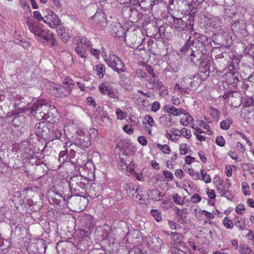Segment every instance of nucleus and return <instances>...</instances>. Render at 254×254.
<instances>
[{
    "mask_svg": "<svg viewBox=\"0 0 254 254\" xmlns=\"http://www.w3.org/2000/svg\"><path fill=\"white\" fill-rule=\"evenodd\" d=\"M86 178H82L80 176H74L70 179L69 186L71 193L76 196H79L85 198L87 196L95 197L98 194L95 191V188L90 186L87 182Z\"/></svg>",
    "mask_w": 254,
    "mask_h": 254,
    "instance_id": "f257e3e1",
    "label": "nucleus"
},
{
    "mask_svg": "<svg viewBox=\"0 0 254 254\" xmlns=\"http://www.w3.org/2000/svg\"><path fill=\"white\" fill-rule=\"evenodd\" d=\"M26 24L30 31L38 41L46 44L50 47L55 46V39L54 35L42 24L30 20L27 21Z\"/></svg>",
    "mask_w": 254,
    "mask_h": 254,
    "instance_id": "f03ea898",
    "label": "nucleus"
},
{
    "mask_svg": "<svg viewBox=\"0 0 254 254\" xmlns=\"http://www.w3.org/2000/svg\"><path fill=\"white\" fill-rule=\"evenodd\" d=\"M126 44L130 47L131 48H135V54L140 56L141 58H143V56L146 54V51L144 47L140 44L142 42V39L139 37L134 33H129L127 35L126 34L124 37Z\"/></svg>",
    "mask_w": 254,
    "mask_h": 254,
    "instance_id": "7ed1b4c3",
    "label": "nucleus"
},
{
    "mask_svg": "<svg viewBox=\"0 0 254 254\" xmlns=\"http://www.w3.org/2000/svg\"><path fill=\"white\" fill-rule=\"evenodd\" d=\"M107 64L120 74L126 71V68L122 60L115 55L111 54L105 60Z\"/></svg>",
    "mask_w": 254,
    "mask_h": 254,
    "instance_id": "20e7f679",
    "label": "nucleus"
},
{
    "mask_svg": "<svg viewBox=\"0 0 254 254\" xmlns=\"http://www.w3.org/2000/svg\"><path fill=\"white\" fill-rule=\"evenodd\" d=\"M173 21L171 22L172 28L176 31L181 32L184 31L189 29L190 32L193 31V24L190 21L189 24L181 18H177L172 16Z\"/></svg>",
    "mask_w": 254,
    "mask_h": 254,
    "instance_id": "39448f33",
    "label": "nucleus"
},
{
    "mask_svg": "<svg viewBox=\"0 0 254 254\" xmlns=\"http://www.w3.org/2000/svg\"><path fill=\"white\" fill-rule=\"evenodd\" d=\"M43 21L51 28H55L61 23V20L57 15L49 9H46L43 13Z\"/></svg>",
    "mask_w": 254,
    "mask_h": 254,
    "instance_id": "423d86ee",
    "label": "nucleus"
},
{
    "mask_svg": "<svg viewBox=\"0 0 254 254\" xmlns=\"http://www.w3.org/2000/svg\"><path fill=\"white\" fill-rule=\"evenodd\" d=\"M210 62L203 60L199 65V70L193 76V79H199L200 81L205 80L210 74Z\"/></svg>",
    "mask_w": 254,
    "mask_h": 254,
    "instance_id": "0eeeda50",
    "label": "nucleus"
},
{
    "mask_svg": "<svg viewBox=\"0 0 254 254\" xmlns=\"http://www.w3.org/2000/svg\"><path fill=\"white\" fill-rule=\"evenodd\" d=\"M232 32L236 37L243 39L248 35V32L244 23L236 22L231 24Z\"/></svg>",
    "mask_w": 254,
    "mask_h": 254,
    "instance_id": "6e6552de",
    "label": "nucleus"
},
{
    "mask_svg": "<svg viewBox=\"0 0 254 254\" xmlns=\"http://www.w3.org/2000/svg\"><path fill=\"white\" fill-rule=\"evenodd\" d=\"M214 184L218 192L229 199L232 197V195L229 190L224 185L223 181L220 177H215L214 179Z\"/></svg>",
    "mask_w": 254,
    "mask_h": 254,
    "instance_id": "1a4fd4ad",
    "label": "nucleus"
},
{
    "mask_svg": "<svg viewBox=\"0 0 254 254\" xmlns=\"http://www.w3.org/2000/svg\"><path fill=\"white\" fill-rule=\"evenodd\" d=\"M223 98L225 100H228L231 105L235 107L239 106L241 102V94L238 92L226 93Z\"/></svg>",
    "mask_w": 254,
    "mask_h": 254,
    "instance_id": "9d476101",
    "label": "nucleus"
},
{
    "mask_svg": "<svg viewBox=\"0 0 254 254\" xmlns=\"http://www.w3.org/2000/svg\"><path fill=\"white\" fill-rule=\"evenodd\" d=\"M148 244L150 248L155 252H159L161 249L162 241L158 237L152 236L150 237Z\"/></svg>",
    "mask_w": 254,
    "mask_h": 254,
    "instance_id": "9b49d317",
    "label": "nucleus"
},
{
    "mask_svg": "<svg viewBox=\"0 0 254 254\" xmlns=\"http://www.w3.org/2000/svg\"><path fill=\"white\" fill-rule=\"evenodd\" d=\"M183 115L180 119V123L184 127L190 125L191 127L192 124H194L193 117L186 110L184 109L182 112Z\"/></svg>",
    "mask_w": 254,
    "mask_h": 254,
    "instance_id": "f8f14e48",
    "label": "nucleus"
},
{
    "mask_svg": "<svg viewBox=\"0 0 254 254\" xmlns=\"http://www.w3.org/2000/svg\"><path fill=\"white\" fill-rule=\"evenodd\" d=\"M163 110L165 113L172 116H180L184 109L177 108L173 105L166 104L164 106Z\"/></svg>",
    "mask_w": 254,
    "mask_h": 254,
    "instance_id": "ddd939ff",
    "label": "nucleus"
},
{
    "mask_svg": "<svg viewBox=\"0 0 254 254\" xmlns=\"http://www.w3.org/2000/svg\"><path fill=\"white\" fill-rule=\"evenodd\" d=\"M159 123L162 126L169 128L173 125L174 122L172 116L167 113L159 118Z\"/></svg>",
    "mask_w": 254,
    "mask_h": 254,
    "instance_id": "4468645a",
    "label": "nucleus"
},
{
    "mask_svg": "<svg viewBox=\"0 0 254 254\" xmlns=\"http://www.w3.org/2000/svg\"><path fill=\"white\" fill-rule=\"evenodd\" d=\"M112 31L115 36L119 38H124L126 35L125 29L122 27L121 23L115 22L113 25Z\"/></svg>",
    "mask_w": 254,
    "mask_h": 254,
    "instance_id": "2eb2a0df",
    "label": "nucleus"
},
{
    "mask_svg": "<svg viewBox=\"0 0 254 254\" xmlns=\"http://www.w3.org/2000/svg\"><path fill=\"white\" fill-rule=\"evenodd\" d=\"M224 78L228 84L235 86L239 81V79L235 72H227L224 75Z\"/></svg>",
    "mask_w": 254,
    "mask_h": 254,
    "instance_id": "dca6fc26",
    "label": "nucleus"
},
{
    "mask_svg": "<svg viewBox=\"0 0 254 254\" xmlns=\"http://www.w3.org/2000/svg\"><path fill=\"white\" fill-rule=\"evenodd\" d=\"M171 235L172 237L170 243L172 246L176 248L179 246H183V238L181 234L176 232H171Z\"/></svg>",
    "mask_w": 254,
    "mask_h": 254,
    "instance_id": "f3484780",
    "label": "nucleus"
},
{
    "mask_svg": "<svg viewBox=\"0 0 254 254\" xmlns=\"http://www.w3.org/2000/svg\"><path fill=\"white\" fill-rule=\"evenodd\" d=\"M144 129L148 132V134L151 135L152 133V127L154 126L155 122L153 118L149 115H146L144 117Z\"/></svg>",
    "mask_w": 254,
    "mask_h": 254,
    "instance_id": "a211bd4d",
    "label": "nucleus"
},
{
    "mask_svg": "<svg viewBox=\"0 0 254 254\" xmlns=\"http://www.w3.org/2000/svg\"><path fill=\"white\" fill-rule=\"evenodd\" d=\"M53 92L55 96L57 97L62 98L69 95V92L65 89L64 86L55 85V86H53Z\"/></svg>",
    "mask_w": 254,
    "mask_h": 254,
    "instance_id": "6ab92c4d",
    "label": "nucleus"
},
{
    "mask_svg": "<svg viewBox=\"0 0 254 254\" xmlns=\"http://www.w3.org/2000/svg\"><path fill=\"white\" fill-rule=\"evenodd\" d=\"M176 217L181 223H187L189 220L188 217V211L187 208L177 209Z\"/></svg>",
    "mask_w": 254,
    "mask_h": 254,
    "instance_id": "aec40b11",
    "label": "nucleus"
},
{
    "mask_svg": "<svg viewBox=\"0 0 254 254\" xmlns=\"http://www.w3.org/2000/svg\"><path fill=\"white\" fill-rule=\"evenodd\" d=\"M161 192L158 189L149 190L147 193L148 197L152 200L158 201L161 199Z\"/></svg>",
    "mask_w": 254,
    "mask_h": 254,
    "instance_id": "412c9836",
    "label": "nucleus"
},
{
    "mask_svg": "<svg viewBox=\"0 0 254 254\" xmlns=\"http://www.w3.org/2000/svg\"><path fill=\"white\" fill-rule=\"evenodd\" d=\"M156 4V0H142L140 3V6L145 10L152 9Z\"/></svg>",
    "mask_w": 254,
    "mask_h": 254,
    "instance_id": "4be33fe9",
    "label": "nucleus"
},
{
    "mask_svg": "<svg viewBox=\"0 0 254 254\" xmlns=\"http://www.w3.org/2000/svg\"><path fill=\"white\" fill-rule=\"evenodd\" d=\"M39 106L37 108L36 112H39L40 114H43L42 118H44V116L48 113V110L47 108H50L52 106L45 104H38Z\"/></svg>",
    "mask_w": 254,
    "mask_h": 254,
    "instance_id": "5701e85b",
    "label": "nucleus"
},
{
    "mask_svg": "<svg viewBox=\"0 0 254 254\" xmlns=\"http://www.w3.org/2000/svg\"><path fill=\"white\" fill-rule=\"evenodd\" d=\"M77 39L78 40L77 44H79V46L86 47L87 49L91 47V43L86 37L78 36Z\"/></svg>",
    "mask_w": 254,
    "mask_h": 254,
    "instance_id": "b1692460",
    "label": "nucleus"
},
{
    "mask_svg": "<svg viewBox=\"0 0 254 254\" xmlns=\"http://www.w3.org/2000/svg\"><path fill=\"white\" fill-rule=\"evenodd\" d=\"M63 83L65 85V89L69 92V94H70L74 86L72 80L69 78H65L63 81Z\"/></svg>",
    "mask_w": 254,
    "mask_h": 254,
    "instance_id": "393cba45",
    "label": "nucleus"
},
{
    "mask_svg": "<svg viewBox=\"0 0 254 254\" xmlns=\"http://www.w3.org/2000/svg\"><path fill=\"white\" fill-rule=\"evenodd\" d=\"M111 88V86L109 83L103 82L99 85L98 88L102 94L106 95Z\"/></svg>",
    "mask_w": 254,
    "mask_h": 254,
    "instance_id": "a878e982",
    "label": "nucleus"
},
{
    "mask_svg": "<svg viewBox=\"0 0 254 254\" xmlns=\"http://www.w3.org/2000/svg\"><path fill=\"white\" fill-rule=\"evenodd\" d=\"M77 46L75 48L76 53L82 58H86L87 56L86 50H88L87 48L79 46V44H77Z\"/></svg>",
    "mask_w": 254,
    "mask_h": 254,
    "instance_id": "bb28decb",
    "label": "nucleus"
},
{
    "mask_svg": "<svg viewBox=\"0 0 254 254\" xmlns=\"http://www.w3.org/2000/svg\"><path fill=\"white\" fill-rule=\"evenodd\" d=\"M199 126L200 127H202L204 129H205V134H207L209 135H211L212 134V131L210 128V127L209 125L203 121V120H201L199 123Z\"/></svg>",
    "mask_w": 254,
    "mask_h": 254,
    "instance_id": "cd10ccee",
    "label": "nucleus"
},
{
    "mask_svg": "<svg viewBox=\"0 0 254 254\" xmlns=\"http://www.w3.org/2000/svg\"><path fill=\"white\" fill-rule=\"evenodd\" d=\"M97 75L100 78H103L105 72V66L102 64H98L96 66Z\"/></svg>",
    "mask_w": 254,
    "mask_h": 254,
    "instance_id": "c85d7f7f",
    "label": "nucleus"
},
{
    "mask_svg": "<svg viewBox=\"0 0 254 254\" xmlns=\"http://www.w3.org/2000/svg\"><path fill=\"white\" fill-rule=\"evenodd\" d=\"M179 134H181V136H183L187 139H190L192 136L191 130L185 127H183L180 129Z\"/></svg>",
    "mask_w": 254,
    "mask_h": 254,
    "instance_id": "c756f323",
    "label": "nucleus"
},
{
    "mask_svg": "<svg viewBox=\"0 0 254 254\" xmlns=\"http://www.w3.org/2000/svg\"><path fill=\"white\" fill-rule=\"evenodd\" d=\"M235 222V226L240 230H243L246 228L245 221L242 218H236Z\"/></svg>",
    "mask_w": 254,
    "mask_h": 254,
    "instance_id": "7c9ffc66",
    "label": "nucleus"
},
{
    "mask_svg": "<svg viewBox=\"0 0 254 254\" xmlns=\"http://www.w3.org/2000/svg\"><path fill=\"white\" fill-rule=\"evenodd\" d=\"M150 214L156 221L160 222L162 221V218L160 210L152 209L150 211Z\"/></svg>",
    "mask_w": 254,
    "mask_h": 254,
    "instance_id": "2f4dec72",
    "label": "nucleus"
},
{
    "mask_svg": "<svg viewBox=\"0 0 254 254\" xmlns=\"http://www.w3.org/2000/svg\"><path fill=\"white\" fill-rule=\"evenodd\" d=\"M200 180L203 181L205 183L208 184L211 182V179L210 175H208L203 169H201L200 171Z\"/></svg>",
    "mask_w": 254,
    "mask_h": 254,
    "instance_id": "473e14b6",
    "label": "nucleus"
},
{
    "mask_svg": "<svg viewBox=\"0 0 254 254\" xmlns=\"http://www.w3.org/2000/svg\"><path fill=\"white\" fill-rule=\"evenodd\" d=\"M232 123V122L230 119H227L223 120L220 123V128L223 130H227L230 128Z\"/></svg>",
    "mask_w": 254,
    "mask_h": 254,
    "instance_id": "72a5a7b5",
    "label": "nucleus"
},
{
    "mask_svg": "<svg viewBox=\"0 0 254 254\" xmlns=\"http://www.w3.org/2000/svg\"><path fill=\"white\" fill-rule=\"evenodd\" d=\"M233 134L237 139H238L239 136H240L242 138L245 140L249 146H251L252 145V143L251 141L243 132H240L239 131H235Z\"/></svg>",
    "mask_w": 254,
    "mask_h": 254,
    "instance_id": "f704fd0d",
    "label": "nucleus"
},
{
    "mask_svg": "<svg viewBox=\"0 0 254 254\" xmlns=\"http://www.w3.org/2000/svg\"><path fill=\"white\" fill-rule=\"evenodd\" d=\"M157 146L163 153L169 154L171 152L170 146L167 144L162 145L160 143H158Z\"/></svg>",
    "mask_w": 254,
    "mask_h": 254,
    "instance_id": "c9c22d12",
    "label": "nucleus"
},
{
    "mask_svg": "<svg viewBox=\"0 0 254 254\" xmlns=\"http://www.w3.org/2000/svg\"><path fill=\"white\" fill-rule=\"evenodd\" d=\"M242 191L244 194L246 196L250 195L251 191L250 187L247 182H244L241 183Z\"/></svg>",
    "mask_w": 254,
    "mask_h": 254,
    "instance_id": "e433bc0d",
    "label": "nucleus"
},
{
    "mask_svg": "<svg viewBox=\"0 0 254 254\" xmlns=\"http://www.w3.org/2000/svg\"><path fill=\"white\" fill-rule=\"evenodd\" d=\"M206 192L209 199L213 200L215 198V192L213 190L210 189H207ZM210 204L212 205H213L214 204V202L213 201V200L210 201Z\"/></svg>",
    "mask_w": 254,
    "mask_h": 254,
    "instance_id": "4c0bfd02",
    "label": "nucleus"
},
{
    "mask_svg": "<svg viewBox=\"0 0 254 254\" xmlns=\"http://www.w3.org/2000/svg\"><path fill=\"white\" fill-rule=\"evenodd\" d=\"M189 146L186 143H181L179 146L180 153L181 155H186L188 153Z\"/></svg>",
    "mask_w": 254,
    "mask_h": 254,
    "instance_id": "58836bf2",
    "label": "nucleus"
},
{
    "mask_svg": "<svg viewBox=\"0 0 254 254\" xmlns=\"http://www.w3.org/2000/svg\"><path fill=\"white\" fill-rule=\"evenodd\" d=\"M240 251L242 254H254L248 247L245 245L240 246Z\"/></svg>",
    "mask_w": 254,
    "mask_h": 254,
    "instance_id": "ea45409f",
    "label": "nucleus"
},
{
    "mask_svg": "<svg viewBox=\"0 0 254 254\" xmlns=\"http://www.w3.org/2000/svg\"><path fill=\"white\" fill-rule=\"evenodd\" d=\"M107 94L108 96L113 99H118L119 93L117 89L111 88Z\"/></svg>",
    "mask_w": 254,
    "mask_h": 254,
    "instance_id": "a19ab883",
    "label": "nucleus"
},
{
    "mask_svg": "<svg viewBox=\"0 0 254 254\" xmlns=\"http://www.w3.org/2000/svg\"><path fill=\"white\" fill-rule=\"evenodd\" d=\"M223 224L224 225V226L227 229H232L234 226L233 222L229 218H228L227 217L224 218L223 221Z\"/></svg>",
    "mask_w": 254,
    "mask_h": 254,
    "instance_id": "79ce46f5",
    "label": "nucleus"
},
{
    "mask_svg": "<svg viewBox=\"0 0 254 254\" xmlns=\"http://www.w3.org/2000/svg\"><path fill=\"white\" fill-rule=\"evenodd\" d=\"M163 174L165 179L168 182H170L173 180L174 177L173 173L169 170H164L163 172Z\"/></svg>",
    "mask_w": 254,
    "mask_h": 254,
    "instance_id": "37998d69",
    "label": "nucleus"
},
{
    "mask_svg": "<svg viewBox=\"0 0 254 254\" xmlns=\"http://www.w3.org/2000/svg\"><path fill=\"white\" fill-rule=\"evenodd\" d=\"M173 199L176 204L178 205H182L183 204V200L181 196L178 193L175 194L173 195Z\"/></svg>",
    "mask_w": 254,
    "mask_h": 254,
    "instance_id": "c03bdc74",
    "label": "nucleus"
},
{
    "mask_svg": "<svg viewBox=\"0 0 254 254\" xmlns=\"http://www.w3.org/2000/svg\"><path fill=\"white\" fill-rule=\"evenodd\" d=\"M193 130V134L195 135L196 134H200L201 133H205V131L202 130L197 125L194 124H192L191 127Z\"/></svg>",
    "mask_w": 254,
    "mask_h": 254,
    "instance_id": "a18cd8bd",
    "label": "nucleus"
},
{
    "mask_svg": "<svg viewBox=\"0 0 254 254\" xmlns=\"http://www.w3.org/2000/svg\"><path fill=\"white\" fill-rule=\"evenodd\" d=\"M210 115L213 119L218 120L219 117V111L213 107L210 108Z\"/></svg>",
    "mask_w": 254,
    "mask_h": 254,
    "instance_id": "49530a36",
    "label": "nucleus"
},
{
    "mask_svg": "<svg viewBox=\"0 0 254 254\" xmlns=\"http://www.w3.org/2000/svg\"><path fill=\"white\" fill-rule=\"evenodd\" d=\"M58 35L64 42H67L69 39V35L68 33L65 32H63L62 31L58 32Z\"/></svg>",
    "mask_w": 254,
    "mask_h": 254,
    "instance_id": "de8ad7c7",
    "label": "nucleus"
},
{
    "mask_svg": "<svg viewBox=\"0 0 254 254\" xmlns=\"http://www.w3.org/2000/svg\"><path fill=\"white\" fill-rule=\"evenodd\" d=\"M233 168H236L234 165H227L225 167V174L226 175L230 177L232 176L233 174Z\"/></svg>",
    "mask_w": 254,
    "mask_h": 254,
    "instance_id": "09e8293b",
    "label": "nucleus"
},
{
    "mask_svg": "<svg viewBox=\"0 0 254 254\" xmlns=\"http://www.w3.org/2000/svg\"><path fill=\"white\" fill-rule=\"evenodd\" d=\"M134 194H136V200L138 202L139 204H146V200L145 198L142 197L141 195L139 194L137 192V190L134 192Z\"/></svg>",
    "mask_w": 254,
    "mask_h": 254,
    "instance_id": "8fccbe9b",
    "label": "nucleus"
},
{
    "mask_svg": "<svg viewBox=\"0 0 254 254\" xmlns=\"http://www.w3.org/2000/svg\"><path fill=\"white\" fill-rule=\"evenodd\" d=\"M228 155L233 160L237 161V162H240L241 161V159H240L237 153L235 151H230L229 152H228Z\"/></svg>",
    "mask_w": 254,
    "mask_h": 254,
    "instance_id": "3c124183",
    "label": "nucleus"
},
{
    "mask_svg": "<svg viewBox=\"0 0 254 254\" xmlns=\"http://www.w3.org/2000/svg\"><path fill=\"white\" fill-rule=\"evenodd\" d=\"M123 130L128 134H131L133 132V128L130 125H126L123 127Z\"/></svg>",
    "mask_w": 254,
    "mask_h": 254,
    "instance_id": "603ef678",
    "label": "nucleus"
},
{
    "mask_svg": "<svg viewBox=\"0 0 254 254\" xmlns=\"http://www.w3.org/2000/svg\"><path fill=\"white\" fill-rule=\"evenodd\" d=\"M136 74L138 77L140 78L145 77L147 76L145 68L144 69H137L136 71Z\"/></svg>",
    "mask_w": 254,
    "mask_h": 254,
    "instance_id": "864d4df0",
    "label": "nucleus"
},
{
    "mask_svg": "<svg viewBox=\"0 0 254 254\" xmlns=\"http://www.w3.org/2000/svg\"><path fill=\"white\" fill-rule=\"evenodd\" d=\"M215 142L218 145L221 147L224 146L225 143V139L222 136H217L216 138Z\"/></svg>",
    "mask_w": 254,
    "mask_h": 254,
    "instance_id": "5fc2aeb1",
    "label": "nucleus"
},
{
    "mask_svg": "<svg viewBox=\"0 0 254 254\" xmlns=\"http://www.w3.org/2000/svg\"><path fill=\"white\" fill-rule=\"evenodd\" d=\"M160 103L158 101L154 102L151 106V110L152 112H156L160 108Z\"/></svg>",
    "mask_w": 254,
    "mask_h": 254,
    "instance_id": "6e6d98bb",
    "label": "nucleus"
},
{
    "mask_svg": "<svg viewBox=\"0 0 254 254\" xmlns=\"http://www.w3.org/2000/svg\"><path fill=\"white\" fill-rule=\"evenodd\" d=\"M19 3L23 9H30L29 5L26 0H19Z\"/></svg>",
    "mask_w": 254,
    "mask_h": 254,
    "instance_id": "4d7b16f0",
    "label": "nucleus"
},
{
    "mask_svg": "<svg viewBox=\"0 0 254 254\" xmlns=\"http://www.w3.org/2000/svg\"><path fill=\"white\" fill-rule=\"evenodd\" d=\"M116 113L117 115V118L118 120H123L125 118V116L123 111L120 109H117L116 111Z\"/></svg>",
    "mask_w": 254,
    "mask_h": 254,
    "instance_id": "13d9d810",
    "label": "nucleus"
},
{
    "mask_svg": "<svg viewBox=\"0 0 254 254\" xmlns=\"http://www.w3.org/2000/svg\"><path fill=\"white\" fill-rule=\"evenodd\" d=\"M145 71H147L148 73L152 77H155V74L152 67L149 65H146L144 67Z\"/></svg>",
    "mask_w": 254,
    "mask_h": 254,
    "instance_id": "bf43d9fd",
    "label": "nucleus"
},
{
    "mask_svg": "<svg viewBox=\"0 0 254 254\" xmlns=\"http://www.w3.org/2000/svg\"><path fill=\"white\" fill-rule=\"evenodd\" d=\"M137 141L142 146H145L147 143L146 138L143 135L139 136L137 138Z\"/></svg>",
    "mask_w": 254,
    "mask_h": 254,
    "instance_id": "052dcab7",
    "label": "nucleus"
},
{
    "mask_svg": "<svg viewBox=\"0 0 254 254\" xmlns=\"http://www.w3.org/2000/svg\"><path fill=\"white\" fill-rule=\"evenodd\" d=\"M175 175L176 177L179 179H182L184 177L185 173L182 169H178L175 171Z\"/></svg>",
    "mask_w": 254,
    "mask_h": 254,
    "instance_id": "680f3d73",
    "label": "nucleus"
},
{
    "mask_svg": "<svg viewBox=\"0 0 254 254\" xmlns=\"http://www.w3.org/2000/svg\"><path fill=\"white\" fill-rule=\"evenodd\" d=\"M168 28V27L165 25H162L159 27V31L160 32V34H162V35L164 37H166L168 36L167 33H166V28Z\"/></svg>",
    "mask_w": 254,
    "mask_h": 254,
    "instance_id": "e2e57ef3",
    "label": "nucleus"
},
{
    "mask_svg": "<svg viewBox=\"0 0 254 254\" xmlns=\"http://www.w3.org/2000/svg\"><path fill=\"white\" fill-rule=\"evenodd\" d=\"M128 254H143L141 250L138 248H135L132 249H130Z\"/></svg>",
    "mask_w": 254,
    "mask_h": 254,
    "instance_id": "0e129e2a",
    "label": "nucleus"
},
{
    "mask_svg": "<svg viewBox=\"0 0 254 254\" xmlns=\"http://www.w3.org/2000/svg\"><path fill=\"white\" fill-rule=\"evenodd\" d=\"M87 104L89 106H93V107L96 106V102L94 99L92 97H88L86 98Z\"/></svg>",
    "mask_w": 254,
    "mask_h": 254,
    "instance_id": "69168bd1",
    "label": "nucleus"
},
{
    "mask_svg": "<svg viewBox=\"0 0 254 254\" xmlns=\"http://www.w3.org/2000/svg\"><path fill=\"white\" fill-rule=\"evenodd\" d=\"M191 200L193 203H198L200 201L201 197L200 195L198 194H194L191 197Z\"/></svg>",
    "mask_w": 254,
    "mask_h": 254,
    "instance_id": "338daca9",
    "label": "nucleus"
},
{
    "mask_svg": "<svg viewBox=\"0 0 254 254\" xmlns=\"http://www.w3.org/2000/svg\"><path fill=\"white\" fill-rule=\"evenodd\" d=\"M236 147L237 149L242 153H244L246 150V147L240 142L236 143Z\"/></svg>",
    "mask_w": 254,
    "mask_h": 254,
    "instance_id": "774afa93",
    "label": "nucleus"
}]
</instances>
